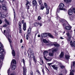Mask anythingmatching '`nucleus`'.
Wrapping results in <instances>:
<instances>
[{"label":"nucleus","instance_id":"44","mask_svg":"<svg viewBox=\"0 0 75 75\" xmlns=\"http://www.w3.org/2000/svg\"><path fill=\"white\" fill-rule=\"evenodd\" d=\"M22 62H23L24 64L25 63V60H24V59L23 58L22 60Z\"/></svg>","mask_w":75,"mask_h":75},{"label":"nucleus","instance_id":"47","mask_svg":"<svg viewBox=\"0 0 75 75\" xmlns=\"http://www.w3.org/2000/svg\"><path fill=\"white\" fill-rule=\"evenodd\" d=\"M7 26V25L6 24H5L3 26V27H6Z\"/></svg>","mask_w":75,"mask_h":75},{"label":"nucleus","instance_id":"36","mask_svg":"<svg viewBox=\"0 0 75 75\" xmlns=\"http://www.w3.org/2000/svg\"><path fill=\"white\" fill-rule=\"evenodd\" d=\"M44 55H46L47 54H48V52L47 51H45L44 52Z\"/></svg>","mask_w":75,"mask_h":75},{"label":"nucleus","instance_id":"14","mask_svg":"<svg viewBox=\"0 0 75 75\" xmlns=\"http://www.w3.org/2000/svg\"><path fill=\"white\" fill-rule=\"evenodd\" d=\"M72 27L71 26H67L65 28V29L66 30H70Z\"/></svg>","mask_w":75,"mask_h":75},{"label":"nucleus","instance_id":"32","mask_svg":"<svg viewBox=\"0 0 75 75\" xmlns=\"http://www.w3.org/2000/svg\"><path fill=\"white\" fill-rule=\"evenodd\" d=\"M43 41L44 43H47L48 44V42L45 39H43Z\"/></svg>","mask_w":75,"mask_h":75},{"label":"nucleus","instance_id":"29","mask_svg":"<svg viewBox=\"0 0 75 75\" xmlns=\"http://www.w3.org/2000/svg\"><path fill=\"white\" fill-rule=\"evenodd\" d=\"M65 57L67 59H69L70 57L69 56V55H65Z\"/></svg>","mask_w":75,"mask_h":75},{"label":"nucleus","instance_id":"53","mask_svg":"<svg viewBox=\"0 0 75 75\" xmlns=\"http://www.w3.org/2000/svg\"><path fill=\"white\" fill-rule=\"evenodd\" d=\"M44 8H45V7H44V6H42V7H41V8L42 10H43V9H44Z\"/></svg>","mask_w":75,"mask_h":75},{"label":"nucleus","instance_id":"45","mask_svg":"<svg viewBox=\"0 0 75 75\" xmlns=\"http://www.w3.org/2000/svg\"><path fill=\"white\" fill-rule=\"evenodd\" d=\"M38 25H39L40 27H41V26H42V25L41 24V23L39 22H38Z\"/></svg>","mask_w":75,"mask_h":75},{"label":"nucleus","instance_id":"30","mask_svg":"<svg viewBox=\"0 0 75 75\" xmlns=\"http://www.w3.org/2000/svg\"><path fill=\"white\" fill-rule=\"evenodd\" d=\"M33 56L32 58H33V59L34 60V61L35 62H36V59H35V56H34V54H33L32 55Z\"/></svg>","mask_w":75,"mask_h":75},{"label":"nucleus","instance_id":"9","mask_svg":"<svg viewBox=\"0 0 75 75\" xmlns=\"http://www.w3.org/2000/svg\"><path fill=\"white\" fill-rule=\"evenodd\" d=\"M3 48V44L1 43H0V52L2 53L3 52H4V49H1V48Z\"/></svg>","mask_w":75,"mask_h":75},{"label":"nucleus","instance_id":"27","mask_svg":"<svg viewBox=\"0 0 75 75\" xmlns=\"http://www.w3.org/2000/svg\"><path fill=\"white\" fill-rule=\"evenodd\" d=\"M48 35H49V37L52 38H54V36L52 35L51 33H48Z\"/></svg>","mask_w":75,"mask_h":75},{"label":"nucleus","instance_id":"61","mask_svg":"<svg viewBox=\"0 0 75 75\" xmlns=\"http://www.w3.org/2000/svg\"><path fill=\"white\" fill-rule=\"evenodd\" d=\"M64 3H67V0H64Z\"/></svg>","mask_w":75,"mask_h":75},{"label":"nucleus","instance_id":"12","mask_svg":"<svg viewBox=\"0 0 75 75\" xmlns=\"http://www.w3.org/2000/svg\"><path fill=\"white\" fill-rule=\"evenodd\" d=\"M2 8L3 10H4V11H6L7 10V8H6V5L5 4L2 5Z\"/></svg>","mask_w":75,"mask_h":75},{"label":"nucleus","instance_id":"55","mask_svg":"<svg viewBox=\"0 0 75 75\" xmlns=\"http://www.w3.org/2000/svg\"><path fill=\"white\" fill-rule=\"evenodd\" d=\"M30 75H33V72L32 71L30 72Z\"/></svg>","mask_w":75,"mask_h":75},{"label":"nucleus","instance_id":"1","mask_svg":"<svg viewBox=\"0 0 75 75\" xmlns=\"http://www.w3.org/2000/svg\"><path fill=\"white\" fill-rule=\"evenodd\" d=\"M75 67V62H73V63H71V69L70 70V75H74V72H75V70L74 69Z\"/></svg>","mask_w":75,"mask_h":75},{"label":"nucleus","instance_id":"33","mask_svg":"<svg viewBox=\"0 0 75 75\" xmlns=\"http://www.w3.org/2000/svg\"><path fill=\"white\" fill-rule=\"evenodd\" d=\"M0 15H1L0 17L2 18H5L6 17V15H4V14H2L1 13V14H0Z\"/></svg>","mask_w":75,"mask_h":75},{"label":"nucleus","instance_id":"24","mask_svg":"<svg viewBox=\"0 0 75 75\" xmlns=\"http://www.w3.org/2000/svg\"><path fill=\"white\" fill-rule=\"evenodd\" d=\"M49 55L50 56V57H53V55H54V53L52 52H50L49 53Z\"/></svg>","mask_w":75,"mask_h":75},{"label":"nucleus","instance_id":"6","mask_svg":"<svg viewBox=\"0 0 75 75\" xmlns=\"http://www.w3.org/2000/svg\"><path fill=\"white\" fill-rule=\"evenodd\" d=\"M10 31V29H8L7 30H4V34H6L7 36H9V32Z\"/></svg>","mask_w":75,"mask_h":75},{"label":"nucleus","instance_id":"52","mask_svg":"<svg viewBox=\"0 0 75 75\" xmlns=\"http://www.w3.org/2000/svg\"><path fill=\"white\" fill-rule=\"evenodd\" d=\"M28 3H29V2L28 1H27L26 4V6H27L28 4Z\"/></svg>","mask_w":75,"mask_h":75},{"label":"nucleus","instance_id":"48","mask_svg":"<svg viewBox=\"0 0 75 75\" xmlns=\"http://www.w3.org/2000/svg\"><path fill=\"white\" fill-rule=\"evenodd\" d=\"M31 56H31L30 55L29 53H28V57H29V58H31L32 57V56Z\"/></svg>","mask_w":75,"mask_h":75},{"label":"nucleus","instance_id":"40","mask_svg":"<svg viewBox=\"0 0 75 75\" xmlns=\"http://www.w3.org/2000/svg\"><path fill=\"white\" fill-rule=\"evenodd\" d=\"M41 16H39L38 17V20L39 21L41 20Z\"/></svg>","mask_w":75,"mask_h":75},{"label":"nucleus","instance_id":"43","mask_svg":"<svg viewBox=\"0 0 75 75\" xmlns=\"http://www.w3.org/2000/svg\"><path fill=\"white\" fill-rule=\"evenodd\" d=\"M8 40L10 43V44H11V40L9 38H8Z\"/></svg>","mask_w":75,"mask_h":75},{"label":"nucleus","instance_id":"38","mask_svg":"<svg viewBox=\"0 0 75 75\" xmlns=\"http://www.w3.org/2000/svg\"><path fill=\"white\" fill-rule=\"evenodd\" d=\"M39 4H42V0H38Z\"/></svg>","mask_w":75,"mask_h":75},{"label":"nucleus","instance_id":"56","mask_svg":"<svg viewBox=\"0 0 75 75\" xmlns=\"http://www.w3.org/2000/svg\"><path fill=\"white\" fill-rule=\"evenodd\" d=\"M3 1H4V0H0V2H1V3H3Z\"/></svg>","mask_w":75,"mask_h":75},{"label":"nucleus","instance_id":"28","mask_svg":"<svg viewBox=\"0 0 75 75\" xmlns=\"http://www.w3.org/2000/svg\"><path fill=\"white\" fill-rule=\"evenodd\" d=\"M71 1L72 0H67L66 3L67 4H70Z\"/></svg>","mask_w":75,"mask_h":75},{"label":"nucleus","instance_id":"31","mask_svg":"<svg viewBox=\"0 0 75 75\" xmlns=\"http://www.w3.org/2000/svg\"><path fill=\"white\" fill-rule=\"evenodd\" d=\"M53 45H54V46L56 47H59V45L58 44H57L55 43H53Z\"/></svg>","mask_w":75,"mask_h":75},{"label":"nucleus","instance_id":"10","mask_svg":"<svg viewBox=\"0 0 75 75\" xmlns=\"http://www.w3.org/2000/svg\"><path fill=\"white\" fill-rule=\"evenodd\" d=\"M62 25H63V27L64 28H65L66 27H67V25H69V24H68V22H66L65 23H62Z\"/></svg>","mask_w":75,"mask_h":75},{"label":"nucleus","instance_id":"46","mask_svg":"<svg viewBox=\"0 0 75 75\" xmlns=\"http://www.w3.org/2000/svg\"><path fill=\"white\" fill-rule=\"evenodd\" d=\"M48 65H49V67H50V68L51 67V65H52V63H48Z\"/></svg>","mask_w":75,"mask_h":75},{"label":"nucleus","instance_id":"60","mask_svg":"<svg viewBox=\"0 0 75 75\" xmlns=\"http://www.w3.org/2000/svg\"><path fill=\"white\" fill-rule=\"evenodd\" d=\"M44 58L45 59H47V58H46V57L45 56H44Z\"/></svg>","mask_w":75,"mask_h":75},{"label":"nucleus","instance_id":"4","mask_svg":"<svg viewBox=\"0 0 75 75\" xmlns=\"http://www.w3.org/2000/svg\"><path fill=\"white\" fill-rule=\"evenodd\" d=\"M21 23L22 24H23V29L24 31L26 30V28H27L26 25V23H24V21L22 20L21 21Z\"/></svg>","mask_w":75,"mask_h":75},{"label":"nucleus","instance_id":"3","mask_svg":"<svg viewBox=\"0 0 75 75\" xmlns=\"http://www.w3.org/2000/svg\"><path fill=\"white\" fill-rule=\"evenodd\" d=\"M57 20H58V19H59V20L60 23H62H62H66V22H67V21L66 20L64 19H62L60 18H59L58 17H57Z\"/></svg>","mask_w":75,"mask_h":75},{"label":"nucleus","instance_id":"22","mask_svg":"<svg viewBox=\"0 0 75 75\" xmlns=\"http://www.w3.org/2000/svg\"><path fill=\"white\" fill-rule=\"evenodd\" d=\"M53 45V43H52V42L48 43V42L46 45H47V46H48V47H50V46H51V45Z\"/></svg>","mask_w":75,"mask_h":75},{"label":"nucleus","instance_id":"5","mask_svg":"<svg viewBox=\"0 0 75 75\" xmlns=\"http://www.w3.org/2000/svg\"><path fill=\"white\" fill-rule=\"evenodd\" d=\"M31 29L30 28H29L28 30L27 34H28L26 36V39L27 40H28V34H30V33H31Z\"/></svg>","mask_w":75,"mask_h":75},{"label":"nucleus","instance_id":"64","mask_svg":"<svg viewBox=\"0 0 75 75\" xmlns=\"http://www.w3.org/2000/svg\"><path fill=\"white\" fill-rule=\"evenodd\" d=\"M41 37V36L40 35H38V37Z\"/></svg>","mask_w":75,"mask_h":75},{"label":"nucleus","instance_id":"54","mask_svg":"<svg viewBox=\"0 0 75 75\" xmlns=\"http://www.w3.org/2000/svg\"><path fill=\"white\" fill-rule=\"evenodd\" d=\"M73 10L74 14H75V8H74L73 9Z\"/></svg>","mask_w":75,"mask_h":75},{"label":"nucleus","instance_id":"19","mask_svg":"<svg viewBox=\"0 0 75 75\" xmlns=\"http://www.w3.org/2000/svg\"><path fill=\"white\" fill-rule=\"evenodd\" d=\"M33 4L34 6L37 4V1L35 0H33Z\"/></svg>","mask_w":75,"mask_h":75},{"label":"nucleus","instance_id":"50","mask_svg":"<svg viewBox=\"0 0 75 75\" xmlns=\"http://www.w3.org/2000/svg\"><path fill=\"white\" fill-rule=\"evenodd\" d=\"M42 72H43V74L44 75L45 73H44V69H42Z\"/></svg>","mask_w":75,"mask_h":75},{"label":"nucleus","instance_id":"13","mask_svg":"<svg viewBox=\"0 0 75 75\" xmlns=\"http://www.w3.org/2000/svg\"><path fill=\"white\" fill-rule=\"evenodd\" d=\"M23 74L24 75H26V73L27 72V69H26V67H23Z\"/></svg>","mask_w":75,"mask_h":75},{"label":"nucleus","instance_id":"41","mask_svg":"<svg viewBox=\"0 0 75 75\" xmlns=\"http://www.w3.org/2000/svg\"><path fill=\"white\" fill-rule=\"evenodd\" d=\"M57 51V49H54V50H52V52H54V51L55 52V51Z\"/></svg>","mask_w":75,"mask_h":75},{"label":"nucleus","instance_id":"8","mask_svg":"<svg viewBox=\"0 0 75 75\" xmlns=\"http://www.w3.org/2000/svg\"><path fill=\"white\" fill-rule=\"evenodd\" d=\"M19 30L20 33H22V30H21V23L20 22H19Z\"/></svg>","mask_w":75,"mask_h":75},{"label":"nucleus","instance_id":"58","mask_svg":"<svg viewBox=\"0 0 75 75\" xmlns=\"http://www.w3.org/2000/svg\"><path fill=\"white\" fill-rule=\"evenodd\" d=\"M3 23V22H2V21L0 19V24H1Z\"/></svg>","mask_w":75,"mask_h":75},{"label":"nucleus","instance_id":"20","mask_svg":"<svg viewBox=\"0 0 75 75\" xmlns=\"http://www.w3.org/2000/svg\"><path fill=\"white\" fill-rule=\"evenodd\" d=\"M12 62L13 64H16V60L14 59H13L11 62V64H12Z\"/></svg>","mask_w":75,"mask_h":75},{"label":"nucleus","instance_id":"57","mask_svg":"<svg viewBox=\"0 0 75 75\" xmlns=\"http://www.w3.org/2000/svg\"><path fill=\"white\" fill-rule=\"evenodd\" d=\"M27 9H30V8H29L30 6H27Z\"/></svg>","mask_w":75,"mask_h":75},{"label":"nucleus","instance_id":"49","mask_svg":"<svg viewBox=\"0 0 75 75\" xmlns=\"http://www.w3.org/2000/svg\"><path fill=\"white\" fill-rule=\"evenodd\" d=\"M63 72L64 74H66L67 73V70H64Z\"/></svg>","mask_w":75,"mask_h":75},{"label":"nucleus","instance_id":"21","mask_svg":"<svg viewBox=\"0 0 75 75\" xmlns=\"http://www.w3.org/2000/svg\"><path fill=\"white\" fill-rule=\"evenodd\" d=\"M50 7H48V8L46 9V14H49V10H50Z\"/></svg>","mask_w":75,"mask_h":75},{"label":"nucleus","instance_id":"51","mask_svg":"<svg viewBox=\"0 0 75 75\" xmlns=\"http://www.w3.org/2000/svg\"><path fill=\"white\" fill-rule=\"evenodd\" d=\"M44 33H43L41 34V36L42 37V38H43L44 35Z\"/></svg>","mask_w":75,"mask_h":75},{"label":"nucleus","instance_id":"11","mask_svg":"<svg viewBox=\"0 0 75 75\" xmlns=\"http://www.w3.org/2000/svg\"><path fill=\"white\" fill-rule=\"evenodd\" d=\"M73 14L72 9H69L68 12V14L69 16H71Z\"/></svg>","mask_w":75,"mask_h":75},{"label":"nucleus","instance_id":"63","mask_svg":"<svg viewBox=\"0 0 75 75\" xmlns=\"http://www.w3.org/2000/svg\"><path fill=\"white\" fill-rule=\"evenodd\" d=\"M60 39H64V38H62V37H61L60 38Z\"/></svg>","mask_w":75,"mask_h":75},{"label":"nucleus","instance_id":"23","mask_svg":"<svg viewBox=\"0 0 75 75\" xmlns=\"http://www.w3.org/2000/svg\"><path fill=\"white\" fill-rule=\"evenodd\" d=\"M0 58L3 59L4 58V56H3V54L0 53Z\"/></svg>","mask_w":75,"mask_h":75},{"label":"nucleus","instance_id":"35","mask_svg":"<svg viewBox=\"0 0 75 75\" xmlns=\"http://www.w3.org/2000/svg\"><path fill=\"white\" fill-rule=\"evenodd\" d=\"M34 26H38V22H35L33 23Z\"/></svg>","mask_w":75,"mask_h":75},{"label":"nucleus","instance_id":"16","mask_svg":"<svg viewBox=\"0 0 75 75\" xmlns=\"http://www.w3.org/2000/svg\"><path fill=\"white\" fill-rule=\"evenodd\" d=\"M58 64L60 65V67L62 69L64 68V67H64V66L63 65H62V64H61V63L58 62Z\"/></svg>","mask_w":75,"mask_h":75},{"label":"nucleus","instance_id":"15","mask_svg":"<svg viewBox=\"0 0 75 75\" xmlns=\"http://www.w3.org/2000/svg\"><path fill=\"white\" fill-rule=\"evenodd\" d=\"M51 67H52V68L54 69H55V70H57L58 69V67L56 66V65H52Z\"/></svg>","mask_w":75,"mask_h":75},{"label":"nucleus","instance_id":"37","mask_svg":"<svg viewBox=\"0 0 75 75\" xmlns=\"http://www.w3.org/2000/svg\"><path fill=\"white\" fill-rule=\"evenodd\" d=\"M5 21L6 23L7 24V25H9L10 24V23H9V22L7 21V20H6V19H5Z\"/></svg>","mask_w":75,"mask_h":75},{"label":"nucleus","instance_id":"7","mask_svg":"<svg viewBox=\"0 0 75 75\" xmlns=\"http://www.w3.org/2000/svg\"><path fill=\"white\" fill-rule=\"evenodd\" d=\"M66 35H67V36L68 37L67 38V40L68 41H69L70 40H71V35L70 33H69V31H68L66 33Z\"/></svg>","mask_w":75,"mask_h":75},{"label":"nucleus","instance_id":"17","mask_svg":"<svg viewBox=\"0 0 75 75\" xmlns=\"http://www.w3.org/2000/svg\"><path fill=\"white\" fill-rule=\"evenodd\" d=\"M28 52H30V53L31 55H33V51L31 50V48H29L28 49Z\"/></svg>","mask_w":75,"mask_h":75},{"label":"nucleus","instance_id":"39","mask_svg":"<svg viewBox=\"0 0 75 75\" xmlns=\"http://www.w3.org/2000/svg\"><path fill=\"white\" fill-rule=\"evenodd\" d=\"M44 35H45V37H47V36H48V33H44Z\"/></svg>","mask_w":75,"mask_h":75},{"label":"nucleus","instance_id":"59","mask_svg":"<svg viewBox=\"0 0 75 75\" xmlns=\"http://www.w3.org/2000/svg\"><path fill=\"white\" fill-rule=\"evenodd\" d=\"M23 42V40L22 39H21L20 40V43H22Z\"/></svg>","mask_w":75,"mask_h":75},{"label":"nucleus","instance_id":"18","mask_svg":"<svg viewBox=\"0 0 75 75\" xmlns=\"http://www.w3.org/2000/svg\"><path fill=\"white\" fill-rule=\"evenodd\" d=\"M64 52H61L60 55H59V57H60V58H63V57H64Z\"/></svg>","mask_w":75,"mask_h":75},{"label":"nucleus","instance_id":"62","mask_svg":"<svg viewBox=\"0 0 75 75\" xmlns=\"http://www.w3.org/2000/svg\"><path fill=\"white\" fill-rule=\"evenodd\" d=\"M14 18H15V15H16V13H15V11L14 12Z\"/></svg>","mask_w":75,"mask_h":75},{"label":"nucleus","instance_id":"25","mask_svg":"<svg viewBox=\"0 0 75 75\" xmlns=\"http://www.w3.org/2000/svg\"><path fill=\"white\" fill-rule=\"evenodd\" d=\"M16 68V66L15 65H13L11 67L12 70H14Z\"/></svg>","mask_w":75,"mask_h":75},{"label":"nucleus","instance_id":"42","mask_svg":"<svg viewBox=\"0 0 75 75\" xmlns=\"http://www.w3.org/2000/svg\"><path fill=\"white\" fill-rule=\"evenodd\" d=\"M35 10H37V6H38V5L37 4L36 5H35Z\"/></svg>","mask_w":75,"mask_h":75},{"label":"nucleus","instance_id":"2","mask_svg":"<svg viewBox=\"0 0 75 75\" xmlns=\"http://www.w3.org/2000/svg\"><path fill=\"white\" fill-rule=\"evenodd\" d=\"M58 7L59 9L57 8V13H59V10H65V9L64 8L65 5L64 4L62 3H61L59 4Z\"/></svg>","mask_w":75,"mask_h":75},{"label":"nucleus","instance_id":"26","mask_svg":"<svg viewBox=\"0 0 75 75\" xmlns=\"http://www.w3.org/2000/svg\"><path fill=\"white\" fill-rule=\"evenodd\" d=\"M12 55L14 56V57H15L16 56V53L15 52V51L14 50H13L12 52Z\"/></svg>","mask_w":75,"mask_h":75},{"label":"nucleus","instance_id":"34","mask_svg":"<svg viewBox=\"0 0 75 75\" xmlns=\"http://www.w3.org/2000/svg\"><path fill=\"white\" fill-rule=\"evenodd\" d=\"M44 6L45 7V8H46V9L47 8H48V5H47V3L45 2L44 3Z\"/></svg>","mask_w":75,"mask_h":75}]
</instances>
